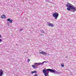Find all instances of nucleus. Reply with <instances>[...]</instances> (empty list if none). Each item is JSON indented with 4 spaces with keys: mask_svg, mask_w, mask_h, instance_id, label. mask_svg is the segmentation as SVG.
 <instances>
[{
    "mask_svg": "<svg viewBox=\"0 0 76 76\" xmlns=\"http://www.w3.org/2000/svg\"><path fill=\"white\" fill-rule=\"evenodd\" d=\"M66 6L67 8V10L69 11H70V10H72V12H75L76 10V8L75 7L72 5V4L68 3L66 5Z\"/></svg>",
    "mask_w": 76,
    "mask_h": 76,
    "instance_id": "f257e3e1",
    "label": "nucleus"
},
{
    "mask_svg": "<svg viewBox=\"0 0 76 76\" xmlns=\"http://www.w3.org/2000/svg\"><path fill=\"white\" fill-rule=\"evenodd\" d=\"M49 72H51L50 69H46V70L45 69H43V72L44 73L45 76H48Z\"/></svg>",
    "mask_w": 76,
    "mask_h": 76,
    "instance_id": "f03ea898",
    "label": "nucleus"
},
{
    "mask_svg": "<svg viewBox=\"0 0 76 76\" xmlns=\"http://www.w3.org/2000/svg\"><path fill=\"white\" fill-rule=\"evenodd\" d=\"M53 16L55 18V19H57V18L58 16V13L56 12L53 14Z\"/></svg>",
    "mask_w": 76,
    "mask_h": 76,
    "instance_id": "7ed1b4c3",
    "label": "nucleus"
},
{
    "mask_svg": "<svg viewBox=\"0 0 76 76\" xmlns=\"http://www.w3.org/2000/svg\"><path fill=\"white\" fill-rule=\"evenodd\" d=\"M39 54H42V55H45V56H46L47 54H48V53L43 51L40 52L39 53Z\"/></svg>",
    "mask_w": 76,
    "mask_h": 76,
    "instance_id": "20e7f679",
    "label": "nucleus"
},
{
    "mask_svg": "<svg viewBox=\"0 0 76 76\" xmlns=\"http://www.w3.org/2000/svg\"><path fill=\"white\" fill-rule=\"evenodd\" d=\"M50 72H52V73H56L57 74H58L59 73V72L56 71V70L55 69L53 70L51 69H50Z\"/></svg>",
    "mask_w": 76,
    "mask_h": 76,
    "instance_id": "39448f33",
    "label": "nucleus"
},
{
    "mask_svg": "<svg viewBox=\"0 0 76 76\" xmlns=\"http://www.w3.org/2000/svg\"><path fill=\"white\" fill-rule=\"evenodd\" d=\"M48 26H51L52 27H53L54 26V25L50 23H48Z\"/></svg>",
    "mask_w": 76,
    "mask_h": 76,
    "instance_id": "423d86ee",
    "label": "nucleus"
},
{
    "mask_svg": "<svg viewBox=\"0 0 76 76\" xmlns=\"http://www.w3.org/2000/svg\"><path fill=\"white\" fill-rule=\"evenodd\" d=\"M3 70H2V69H0V76H2V75H3Z\"/></svg>",
    "mask_w": 76,
    "mask_h": 76,
    "instance_id": "0eeeda50",
    "label": "nucleus"
},
{
    "mask_svg": "<svg viewBox=\"0 0 76 76\" xmlns=\"http://www.w3.org/2000/svg\"><path fill=\"white\" fill-rule=\"evenodd\" d=\"M37 73V72L36 71H34L31 72V73H32V74H33V73Z\"/></svg>",
    "mask_w": 76,
    "mask_h": 76,
    "instance_id": "6e6552de",
    "label": "nucleus"
},
{
    "mask_svg": "<svg viewBox=\"0 0 76 76\" xmlns=\"http://www.w3.org/2000/svg\"><path fill=\"white\" fill-rule=\"evenodd\" d=\"M3 16H1V18H4V19L6 18V16H5V15H4Z\"/></svg>",
    "mask_w": 76,
    "mask_h": 76,
    "instance_id": "1a4fd4ad",
    "label": "nucleus"
},
{
    "mask_svg": "<svg viewBox=\"0 0 76 76\" xmlns=\"http://www.w3.org/2000/svg\"><path fill=\"white\" fill-rule=\"evenodd\" d=\"M40 31L41 32V33H44H44H45L44 31H43V30H40Z\"/></svg>",
    "mask_w": 76,
    "mask_h": 76,
    "instance_id": "9d476101",
    "label": "nucleus"
},
{
    "mask_svg": "<svg viewBox=\"0 0 76 76\" xmlns=\"http://www.w3.org/2000/svg\"><path fill=\"white\" fill-rule=\"evenodd\" d=\"M45 63V61H44L42 63H40V64H41V65H43V64H44V63Z\"/></svg>",
    "mask_w": 76,
    "mask_h": 76,
    "instance_id": "9b49d317",
    "label": "nucleus"
},
{
    "mask_svg": "<svg viewBox=\"0 0 76 76\" xmlns=\"http://www.w3.org/2000/svg\"><path fill=\"white\" fill-rule=\"evenodd\" d=\"M32 66L33 67V68H34V69H36V67L34 65H32Z\"/></svg>",
    "mask_w": 76,
    "mask_h": 76,
    "instance_id": "f8f14e48",
    "label": "nucleus"
},
{
    "mask_svg": "<svg viewBox=\"0 0 76 76\" xmlns=\"http://www.w3.org/2000/svg\"><path fill=\"white\" fill-rule=\"evenodd\" d=\"M39 63V64H37V66H39V65H41V64H40V63H41L39 62V63Z\"/></svg>",
    "mask_w": 76,
    "mask_h": 76,
    "instance_id": "ddd939ff",
    "label": "nucleus"
},
{
    "mask_svg": "<svg viewBox=\"0 0 76 76\" xmlns=\"http://www.w3.org/2000/svg\"><path fill=\"white\" fill-rule=\"evenodd\" d=\"M12 22H13V20H10V23H12Z\"/></svg>",
    "mask_w": 76,
    "mask_h": 76,
    "instance_id": "4468645a",
    "label": "nucleus"
},
{
    "mask_svg": "<svg viewBox=\"0 0 76 76\" xmlns=\"http://www.w3.org/2000/svg\"><path fill=\"white\" fill-rule=\"evenodd\" d=\"M39 64V63H34V65H37V64Z\"/></svg>",
    "mask_w": 76,
    "mask_h": 76,
    "instance_id": "2eb2a0df",
    "label": "nucleus"
},
{
    "mask_svg": "<svg viewBox=\"0 0 76 76\" xmlns=\"http://www.w3.org/2000/svg\"><path fill=\"white\" fill-rule=\"evenodd\" d=\"M10 19H11L10 18H8L7 19V21H10Z\"/></svg>",
    "mask_w": 76,
    "mask_h": 76,
    "instance_id": "dca6fc26",
    "label": "nucleus"
},
{
    "mask_svg": "<svg viewBox=\"0 0 76 76\" xmlns=\"http://www.w3.org/2000/svg\"><path fill=\"white\" fill-rule=\"evenodd\" d=\"M30 59H28V62H29L30 61Z\"/></svg>",
    "mask_w": 76,
    "mask_h": 76,
    "instance_id": "f3484780",
    "label": "nucleus"
},
{
    "mask_svg": "<svg viewBox=\"0 0 76 76\" xmlns=\"http://www.w3.org/2000/svg\"><path fill=\"white\" fill-rule=\"evenodd\" d=\"M7 25H8V26L9 25V22H7Z\"/></svg>",
    "mask_w": 76,
    "mask_h": 76,
    "instance_id": "a211bd4d",
    "label": "nucleus"
},
{
    "mask_svg": "<svg viewBox=\"0 0 76 76\" xmlns=\"http://www.w3.org/2000/svg\"><path fill=\"white\" fill-rule=\"evenodd\" d=\"M22 30H23V29H20V31L21 32V31H22Z\"/></svg>",
    "mask_w": 76,
    "mask_h": 76,
    "instance_id": "6ab92c4d",
    "label": "nucleus"
},
{
    "mask_svg": "<svg viewBox=\"0 0 76 76\" xmlns=\"http://www.w3.org/2000/svg\"><path fill=\"white\" fill-rule=\"evenodd\" d=\"M61 67H64V65L63 64H61Z\"/></svg>",
    "mask_w": 76,
    "mask_h": 76,
    "instance_id": "aec40b11",
    "label": "nucleus"
},
{
    "mask_svg": "<svg viewBox=\"0 0 76 76\" xmlns=\"http://www.w3.org/2000/svg\"><path fill=\"white\" fill-rule=\"evenodd\" d=\"M2 41V40L0 39V42H1Z\"/></svg>",
    "mask_w": 76,
    "mask_h": 76,
    "instance_id": "412c9836",
    "label": "nucleus"
},
{
    "mask_svg": "<svg viewBox=\"0 0 76 76\" xmlns=\"http://www.w3.org/2000/svg\"><path fill=\"white\" fill-rule=\"evenodd\" d=\"M0 38H1V36L0 34Z\"/></svg>",
    "mask_w": 76,
    "mask_h": 76,
    "instance_id": "4be33fe9",
    "label": "nucleus"
},
{
    "mask_svg": "<svg viewBox=\"0 0 76 76\" xmlns=\"http://www.w3.org/2000/svg\"><path fill=\"white\" fill-rule=\"evenodd\" d=\"M45 63H47V62H46L45 61Z\"/></svg>",
    "mask_w": 76,
    "mask_h": 76,
    "instance_id": "5701e85b",
    "label": "nucleus"
},
{
    "mask_svg": "<svg viewBox=\"0 0 76 76\" xmlns=\"http://www.w3.org/2000/svg\"><path fill=\"white\" fill-rule=\"evenodd\" d=\"M37 68H38V66H36Z\"/></svg>",
    "mask_w": 76,
    "mask_h": 76,
    "instance_id": "b1692460",
    "label": "nucleus"
},
{
    "mask_svg": "<svg viewBox=\"0 0 76 76\" xmlns=\"http://www.w3.org/2000/svg\"><path fill=\"white\" fill-rule=\"evenodd\" d=\"M41 35H42V34H41Z\"/></svg>",
    "mask_w": 76,
    "mask_h": 76,
    "instance_id": "393cba45",
    "label": "nucleus"
}]
</instances>
